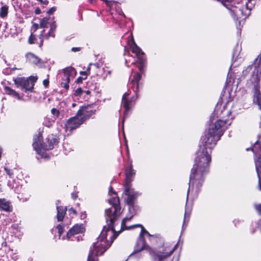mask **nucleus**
<instances>
[{"mask_svg":"<svg viewBox=\"0 0 261 261\" xmlns=\"http://www.w3.org/2000/svg\"><path fill=\"white\" fill-rule=\"evenodd\" d=\"M57 219L59 221H62L64 219L65 214L67 211L66 207H63L62 206H57Z\"/></svg>","mask_w":261,"mask_h":261,"instance_id":"19","label":"nucleus"},{"mask_svg":"<svg viewBox=\"0 0 261 261\" xmlns=\"http://www.w3.org/2000/svg\"><path fill=\"white\" fill-rule=\"evenodd\" d=\"M35 13L36 14H39L41 13V11L39 9H37L35 10Z\"/></svg>","mask_w":261,"mask_h":261,"instance_id":"39","label":"nucleus"},{"mask_svg":"<svg viewBox=\"0 0 261 261\" xmlns=\"http://www.w3.org/2000/svg\"><path fill=\"white\" fill-rule=\"evenodd\" d=\"M25 57L29 62L35 64H38L40 61L37 56L31 53H28L25 55Z\"/></svg>","mask_w":261,"mask_h":261,"instance_id":"17","label":"nucleus"},{"mask_svg":"<svg viewBox=\"0 0 261 261\" xmlns=\"http://www.w3.org/2000/svg\"><path fill=\"white\" fill-rule=\"evenodd\" d=\"M135 226H139L141 227V231L140 234L139 240L136 246V251H141L143 249H148L149 250V253L151 255H155L159 259V261H162L163 259L169 257L175 251L177 244H176L173 248H170L169 247H165L160 248L159 251L155 252L153 250H151L148 246L145 244V240L143 236L147 235L148 237L150 236L149 232L142 226L138 224Z\"/></svg>","mask_w":261,"mask_h":261,"instance_id":"3","label":"nucleus"},{"mask_svg":"<svg viewBox=\"0 0 261 261\" xmlns=\"http://www.w3.org/2000/svg\"><path fill=\"white\" fill-rule=\"evenodd\" d=\"M87 94H90L91 92L89 90L84 91Z\"/></svg>","mask_w":261,"mask_h":261,"instance_id":"43","label":"nucleus"},{"mask_svg":"<svg viewBox=\"0 0 261 261\" xmlns=\"http://www.w3.org/2000/svg\"><path fill=\"white\" fill-rule=\"evenodd\" d=\"M77 197V195H76V194H72V197L73 198V199H75L76 198V197Z\"/></svg>","mask_w":261,"mask_h":261,"instance_id":"41","label":"nucleus"},{"mask_svg":"<svg viewBox=\"0 0 261 261\" xmlns=\"http://www.w3.org/2000/svg\"><path fill=\"white\" fill-rule=\"evenodd\" d=\"M109 202L112 206L106 210L105 215L108 226H104L103 230L97 238V241L93 244V249L90 252L87 261H97L96 256L102 254L111 246L114 239L119 233L125 229V223L130 220L133 215L129 217H126L123 219L121 224L120 230H116L115 221L120 215L119 199L115 193L113 194L112 198L109 199Z\"/></svg>","mask_w":261,"mask_h":261,"instance_id":"1","label":"nucleus"},{"mask_svg":"<svg viewBox=\"0 0 261 261\" xmlns=\"http://www.w3.org/2000/svg\"><path fill=\"white\" fill-rule=\"evenodd\" d=\"M135 175V172L132 168V166L126 170V177H125V185L130 186V182L133 181L134 177Z\"/></svg>","mask_w":261,"mask_h":261,"instance_id":"15","label":"nucleus"},{"mask_svg":"<svg viewBox=\"0 0 261 261\" xmlns=\"http://www.w3.org/2000/svg\"><path fill=\"white\" fill-rule=\"evenodd\" d=\"M42 136L41 134L39 133L34 138V142L33 146L34 149L38 152L41 148H43L46 150H49L53 148V146L52 145L49 144V145L42 146Z\"/></svg>","mask_w":261,"mask_h":261,"instance_id":"10","label":"nucleus"},{"mask_svg":"<svg viewBox=\"0 0 261 261\" xmlns=\"http://www.w3.org/2000/svg\"><path fill=\"white\" fill-rule=\"evenodd\" d=\"M84 91L81 88H77L75 91V96H80L81 95Z\"/></svg>","mask_w":261,"mask_h":261,"instance_id":"29","label":"nucleus"},{"mask_svg":"<svg viewBox=\"0 0 261 261\" xmlns=\"http://www.w3.org/2000/svg\"><path fill=\"white\" fill-rule=\"evenodd\" d=\"M78 115L77 113L76 116L68 120L65 126V128L67 130H69L70 132H71L84 122V119Z\"/></svg>","mask_w":261,"mask_h":261,"instance_id":"9","label":"nucleus"},{"mask_svg":"<svg viewBox=\"0 0 261 261\" xmlns=\"http://www.w3.org/2000/svg\"><path fill=\"white\" fill-rule=\"evenodd\" d=\"M39 28H40L39 24L37 23H34L32 26V29L34 30V32L36 31Z\"/></svg>","mask_w":261,"mask_h":261,"instance_id":"31","label":"nucleus"},{"mask_svg":"<svg viewBox=\"0 0 261 261\" xmlns=\"http://www.w3.org/2000/svg\"><path fill=\"white\" fill-rule=\"evenodd\" d=\"M43 84L45 86V87H47L49 84V81L48 80H44L43 81Z\"/></svg>","mask_w":261,"mask_h":261,"instance_id":"36","label":"nucleus"},{"mask_svg":"<svg viewBox=\"0 0 261 261\" xmlns=\"http://www.w3.org/2000/svg\"><path fill=\"white\" fill-rule=\"evenodd\" d=\"M227 120H219L216 122L214 125H212L210 127L213 126L214 129V133L218 135V133H220V137H221L223 133V130L225 127V125L227 124Z\"/></svg>","mask_w":261,"mask_h":261,"instance_id":"12","label":"nucleus"},{"mask_svg":"<svg viewBox=\"0 0 261 261\" xmlns=\"http://www.w3.org/2000/svg\"><path fill=\"white\" fill-rule=\"evenodd\" d=\"M51 22H55L51 17H44L41 19L39 23V27L41 28H47L48 25H49V27H50V24Z\"/></svg>","mask_w":261,"mask_h":261,"instance_id":"18","label":"nucleus"},{"mask_svg":"<svg viewBox=\"0 0 261 261\" xmlns=\"http://www.w3.org/2000/svg\"><path fill=\"white\" fill-rule=\"evenodd\" d=\"M144 62V61H143ZM139 64V69L140 70V71H142L143 68V64H144V62H143L142 64L140 63L139 62H138Z\"/></svg>","mask_w":261,"mask_h":261,"instance_id":"37","label":"nucleus"},{"mask_svg":"<svg viewBox=\"0 0 261 261\" xmlns=\"http://www.w3.org/2000/svg\"><path fill=\"white\" fill-rule=\"evenodd\" d=\"M129 46L132 51L136 54L138 59V62L142 64L144 61V53L142 51L141 49L137 46L133 39L129 43Z\"/></svg>","mask_w":261,"mask_h":261,"instance_id":"11","label":"nucleus"},{"mask_svg":"<svg viewBox=\"0 0 261 261\" xmlns=\"http://www.w3.org/2000/svg\"><path fill=\"white\" fill-rule=\"evenodd\" d=\"M0 209L5 211H10V203L5 199H0Z\"/></svg>","mask_w":261,"mask_h":261,"instance_id":"22","label":"nucleus"},{"mask_svg":"<svg viewBox=\"0 0 261 261\" xmlns=\"http://www.w3.org/2000/svg\"><path fill=\"white\" fill-rule=\"evenodd\" d=\"M255 209L259 213H261V204H257L255 205Z\"/></svg>","mask_w":261,"mask_h":261,"instance_id":"33","label":"nucleus"},{"mask_svg":"<svg viewBox=\"0 0 261 261\" xmlns=\"http://www.w3.org/2000/svg\"><path fill=\"white\" fill-rule=\"evenodd\" d=\"M82 77H79V78L77 79V80H76V82H77V83H78L82 82Z\"/></svg>","mask_w":261,"mask_h":261,"instance_id":"40","label":"nucleus"},{"mask_svg":"<svg viewBox=\"0 0 261 261\" xmlns=\"http://www.w3.org/2000/svg\"><path fill=\"white\" fill-rule=\"evenodd\" d=\"M211 152L199 149L190 176V186L196 191L199 190L203 181V175L208 172L211 161Z\"/></svg>","mask_w":261,"mask_h":261,"instance_id":"2","label":"nucleus"},{"mask_svg":"<svg viewBox=\"0 0 261 261\" xmlns=\"http://www.w3.org/2000/svg\"><path fill=\"white\" fill-rule=\"evenodd\" d=\"M57 228L58 230V233H59V236L60 237L61 235L62 234V233L63 232V226L59 224L57 226Z\"/></svg>","mask_w":261,"mask_h":261,"instance_id":"28","label":"nucleus"},{"mask_svg":"<svg viewBox=\"0 0 261 261\" xmlns=\"http://www.w3.org/2000/svg\"><path fill=\"white\" fill-rule=\"evenodd\" d=\"M220 133L218 135L214 133L213 126L208 129L205 135L201 138L200 149L212 151V148L215 146L217 141L219 140Z\"/></svg>","mask_w":261,"mask_h":261,"instance_id":"4","label":"nucleus"},{"mask_svg":"<svg viewBox=\"0 0 261 261\" xmlns=\"http://www.w3.org/2000/svg\"><path fill=\"white\" fill-rule=\"evenodd\" d=\"M141 79V75L139 73H136L134 75L133 80H132V82H136L137 83V89L138 88V82Z\"/></svg>","mask_w":261,"mask_h":261,"instance_id":"25","label":"nucleus"},{"mask_svg":"<svg viewBox=\"0 0 261 261\" xmlns=\"http://www.w3.org/2000/svg\"><path fill=\"white\" fill-rule=\"evenodd\" d=\"M51 113L55 117H56V118H58L59 117L60 111L56 108L52 109Z\"/></svg>","mask_w":261,"mask_h":261,"instance_id":"27","label":"nucleus"},{"mask_svg":"<svg viewBox=\"0 0 261 261\" xmlns=\"http://www.w3.org/2000/svg\"><path fill=\"white\" fill-rule=\"evenodd\" d=\"M56 29V24L55 22H51L50 24V30L49 32L48 33L47 35L44 36V30L41 32L39 36V38L41 39L40 46H41L43 44V39H48L50 37H54L55 36V32Z\"/></svg>","mask_w":261,"mask_h":261,"instance_id":"14","label":"nucleus"},{"mask_svg":"<svg viewBox=\"0 0 261 261\" xmlns=\"http://www.w3.org/2000/svg\"><path fill=\"white\" fill-rule=\"evenodd\" d=\"M36 81V77L30 76L29 79L17 77L14 80V82L17 87H20L25 91H32Z\"/></svg>","mask_w":261,"mask_h":261,"instance_id":"6","label":"nucleus"},{"mask_svg":"<svg viewBox=\"0 0 261 261\" xmlns=\"http://www.w3.org/2000/svg\"><path fill=\"white\" fill-rule=\"evenodd\" d=\"M64 73V77L61 82V87L66 90L69 89V83L70 82V77H74L76 74V72L74 68L72 67H68L63 69Z\"/></svg>","mask_w":261,"mask_h":261,"instance_id":"7","label":"nucleus"},{"mask_svg":"<svg viewBox=\"0 0 261 261\" xmlns=\"http://www.w3.org/2000/svg\"><path fill=\"white\" fill-rule=\"evenodd\" d=\"M189 193V190H188V191L187 196V200H188V198Z\"/></svg>","mask_w":261,"mask_h":261,"instance_id":"45","label":"nucleus"},{"mask_svg":"<svg viewBox=\"0 0 261 261\" xmlns=\"http://www.w3.org/2000/svg\"><path fill=\"white\" fill-rule=\"evenodd\" d=\"M5 92L7 94L11 95L12 96L16 98L18 100H21V97L19 96V94L15 90L12 89L9 87H5Z\"/></svg>","mask_w":261,"mask_h":261,"instance_id":"21","label":"nucleus"},{"mask_svg":"<svg viewBox=\"0 0 261 261\" xmlns=\"http://www.w3.org/2000/svg\"><path fill=\"white\" fill-rule=\"evenodd\" d=\"M186 215H187V211H186L185 214V217H186Z\"/></svg>","mask_w":261,"mask_h":261,"instance_id":"47","label":"nucleus"},{"mask_svg":"<svg viewBox=\"0 0 261 261\" xmlns=\"http://www.w3.org/2000/svg\"><path fill=\"white\" fill-rule=\"evenodd\" d=\"M5 170L10 176H11L13 173L12 170L9 169L6 167L5 168Z\"/></svg>","mask_w":261,"mask_h":261,"instance_id":"30","label":"nucleus"},{"mask_svg":"<svg viewBox=\"0 0 261 261\" xmlns=\"http://www.w3.org/2000/svg\"><path fill=\"white\" fill-rule=\"evenodd\" d=\"M93 65L96 67V68H98V66L96 64H93Z\"/></svg>","mask_w":261,"mask_h":261,"instance_id":"46","label":"nucleus"},{"mask_svg":"<svg viewBox=\"0 0 261 261\" xmlns=\"http://www.w3.org/2000/svg\"><path fill=\"white\" fill-rule=\"evenodd\" d=\"M90 69V67H89L87 69V71H83V72H81V74H85L86 75H87L89 73V70Z\"/></svg>","mask_w":261,"mask_h":261,"instance_id":"38","label":"nucleus"},{"mask_svg":"<svg viewBox=\"0 0 261 261\" xmlns=\"http://www.w3.org/2000/svg\"><path fill=\"white\" fill-rule=\"evenodd\" d=\"M128 96V94L125 93L122 97V103H123L124 107L125 108L126 111H128L130 109L129 101L126 98Z\"/></svg>","mask_w":261,"mask_h":261,"instance_id":"23","label":"nucleus"},{"mask_svg":"<svg viewBox=\"0 0 261 261\" xmlns=\"http://www.w3.org/2000/svg\"><path fill=\"white\" fill-rule=\"evenodd\" d=\"M36 37L33 35V34H31L30 36V37L29 38V39H28V42L29 44H34V43H36Z\"/></svg>","mask_w":261,"mask_h":261,"instance_id":"26","label":"nucleus"},{"mask_svg":"<svg viewBox=\"0 0 261 261\" xmlns=\"http://www.w3.org/2000/svg\"><path fill=\"white\" fill-rule=\"evenodd\" d=\"M81 50V48L80 47H72L71 48V50L73 52H76V51H79Z\"/></svg>","mask_w":261,"mask_h":261,"instance_id":"35","label":"nucleus"},{"mask_svg":"<svg viewBox=\"0 0 261 261\" xmlns=\"http://www.w3.org/2000/svg\"><path fill=\"white\" fill-rule=\"evenodd\" d=\"M256 170L257 172L258 178V187L261 191V159L258 160L255 163Z\"/></svg>","mask_w":261,"mask_h":261,"instance_id":"20","label":"nucleus"},{"mask_svg":"<svg viewBox=\"0 0 261 261\" xmlns=\"http://www.w3.org/2000/svg\"><path fill=\"white\" fill-rule=\"evenodd\" d=\"M78 116L84 119V121L92 116L95 113V111L90 109L89 106L83 107L77 112Z\"/></svg>","mask_w":261,"mask_h":261,"instance_id":"13","label":"nucleus"},{"mask_svg":"<svg viewBox=\"0 0 261 261\" xmlns=\"http://www.w3.org/2000/svg\"><path fill=\"white\" fill-rule=\"evenodd\" d=\"M251 0H241L237 4V6L232 7L230 9L231 12L237 19L246 18L250 14V10L252 7Z\"/></svg>","mask_w":261,"mask_h":261,"instance_id":"5","label":"nucleus"},{"mask_svg":"<svg viewBox=\"0 0 261 261\" xmlns=\"http://www.w3.org/2000/svg\"><path fill=\"white\" fill-rule=\"evenodd\" d=\"M75 106V103H73L72 104V107H74Z\"/></svg>","mask_w":261,"mask_h":261,"instance_id":"48","label":"nucleus"},{"mask_svg":"<svg viewBox=\"0 0 261 261\" xmlns=\"http://www.w3.org/2000/svg\"><path fill=\"white\" fill-rule=\"evenodd\" d=\"M56 9L55 7H52L47 11V13L48 14H51L53 13L56 11Z\"/></svg>","mask_w":261,"mask_h":261,"instance_id":"32","label":"nucleus"},{"mask_svg":"<svg viewBox=\"0 0 261 261\" xmlns=\"http://www.w3.org/2000/svg\"><path fill=\"white\" fill-rule=\"evenodd\" d=\"M84 230V228L82 225L76 224L68 231L67 233V236L69 238L74 234L83 232Z\"/></svg>","mask_w":261,"mask_h":261,"instance_id":"16","label":"nucleus"},{"mask_svg":"<svg viewBox=\"0 0 261 261\" xmlns=\"http://www.w3.org/2000/svg\"><path fill=\"white\" fill-rule=\"evenodd\" d=\"M8 7L7 6H4L2 7L1 8V12H0V16L4 18L6 17L8 14Z\"/></svg>","mask_w":261,"mask_h":261,"instance_id":"24","label":"nucleus"},{"mask_svg":"<svg viewBox=\"0 0 261 261\" xmlns=\"http://www.w3.org/2000/svg\"><path fill=\"white\" fill-rule=\"evenodd\" d=\"M112 190V187H110V189H109V193H111V191Z\"/></svg>","mask_w":261,"mask_h":261,"instance_id":"44","label":"nucleus"},{"mask_svg":"<svg viewBox=\"0 0 261 261\" xmlns=\"http://www.w3.org/2000/svg\"><path fill=\"white\" fill-rule=\"evenodd\" d=\"M8 185L9 187H11L12 188H13V186H12V185H11V181H9L8 182Z\"/></svg>","mask_w":261,"mask_h":261,"instance_id":"42","label":"nucleus"},{"mask_svg":"<svg viewBox=\"0 0 261 261\" xmlns=\"http://www.w3.org/2000/svg\"><path fill=\"white\" fill-rule=\"evenodd\" d=\"M124 193L127 195L125 199L126 203L129 205V210L133 209V203L135 199L139 195V193L131 188V186H125Z\"/></svg>","mask_w":261,"mask_h":261,"instance_id":"8","label":"nucleus"},{"mask_svg":"<svg viewBox=\"0 0 261 261\" xmlns=\"http://www.w3.org/2000/svg\"><path fill=\"white\" fill-rule=\"evenodd\" d=\"M69 212H70V214H72L73 215L76 214V211L75 210H74L73 208H71L69 210Z\"/></svg>","mask_w":261,"mask_h":261,"instance_id":"34","label":"nucleus"}]
</instances>
